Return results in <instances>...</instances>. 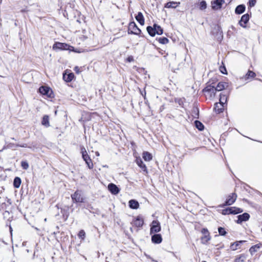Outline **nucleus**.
I'll return each instance as SVG.
<instances>
[{
	"mask_svg": "<svg viewBox=\"0 0 262 262\" xmlns=\"http://www.w3.org/2000/svg\"><path fill=\"white\" fill-rule=\"evenodd\" d=\"M147 31L151 36H154L156 34L161 35L163 34V29L159 25L155 24L153 27L148 26L146 28Z\"/></svg>",
	"mask_w": 262,
	"mask_h": 262,
	"instance_id": "f257e3e1",
	"label": "nucleus"
},
{
	"mask_svg": "<svg viewBox=\"0 0 262 262\" xmlns=\"http://www.w3.org/2000/svg\"><path fill=\"white\" fill-rule=\"evenodd\" d=\"M203 91L206 93V96H208L211 99L214 97L216 92L215 89V86L211 84L206 86V87L203 89Z\"/></svg>",
	"mask_w": 262,
	"mask_h": 262,
	"instance_id": "f03ea898",
	"label": "nucleus"
},
{
	"mask_svg": "<svg viewBox=\"0 0 262 262\" xmlns=\"http://www.w3.org/2000/svg\"><path fill=\"white\" fill-rule=\"evenodd\" d=\"M141 32V30L137 27L134 21L130 22L128 26V34L139 35Z\"/></svg>",
	"mask_w": 262,
	"mask_h": 262,
	"instance_id": "7ed1b4c3",
	"label": "nucleus"
},
{
	"mask_svg": "<svg viewBox=\"0 0 262 262\" xmlns=\"http://www.w3.org/2000/svg\"><path fill=\"white\" fill-rule=\"evenodd\" d=\"M72 200L76 203L83 202L84 198L81 195V191L77 190L75 193L71 195Z\"/></svg>",
	"mask_w": 262,
	"mask_h": 262,
	"instance_id": "20e7f679",
	"label": "nucleus"
},
{
	"mask_svg": "<svg viewBox=\"0 0 262 262\" xmlns=\"http://www.w3.org/2000/svg\"><path fill=\"white\" fill-rule=\"evenodd\" d=\"M161 230L160 224L158 221L154 220L152 222L150 227V233H158Z\"/></svg>",
	"mask_w": 262,
	"mask_h": 262,
	"instance_id": "39448f33",
	"label": "nucleus"
},
{
	"mask_svg": "<svg viewBox=\"0 0 262 262\" xmlns=\"http://www.w3.org/2000/svg\"><path fill=\"white\" fill-rule=\"evenodd\" d=\"M224 0H214L211 2L212 9L214 10H217L222 8Z\"/></svg>",
	"mask_w": 262,
	"mask_h": 262,
	"instance_id": "423d86ee",
	"label": "nucleus"
},
{
	"mask_svg": "<svg viewBox=\"0 0 262 262\" xmlns=\"http://www.w3.org/2000/svg\"><path fill=\"white\" fill-rule=\"evenodd\" d=\"M237 198V195L235 193L230 194L227 199L224 205H231L233 204Z\"/></svg>",
	"mask_w": 262,
	"mask_h": 262,
	"instance_id": "0eeeda50",
	"label": "nucleus"
},
{
	"mask_svg": "<svg viewBox=\"0 0 262 262\" xmlns=\"http://www.w3.org/2000/svg\"><path fill=\"white\" fill-rule=\"evenodd\" d=\"M144 223L143 219L140 216H138L132 223L133 226L136 227H141Z\"/></svg>",
	"mask_w": 262,
	"mask_h": 262,
	"instance_id": "6e6552de",
	"label": "nucleus"
},
{
	"mask_svg": "<svg viewBox=\"0 0 262 262\" xmlns=\"http://www.w3.org/2000/svg\"><path fill=\"white\" fill-rule=\"evenodd\" d=\"M238 220L236 222L238 224H241L243 222L248 221L250 218V215L248 213H244L242 214L237 216Z\"/></svg>",
	"mask_w": 262,
	"mask_h": 262,
	"instance_id": "1a4fd4ad",
	"label": "nucleus"
},
{
	"mask_svg": "<svg viewBox=\"0 0 262 262\" xmlns=\"http://www.w3.org/2000/svg\"><path fill=\"white\" fill-rule=\"evenodd\" d=\"M249 20V14H245L242 16L241 20L239 21V24L241 26L245 28V27H246L245 25L248 23Z\"/></svg>",
	"mask_w": 262,
	"mask_h": 262,
	"instance_id": "9d476101",
	"label": "nucleus"
},
{
	"mask_svg": "<svg viewBox=\"0 0 262 262\" xmlns=\"http://www.w3.org/2000/svg\"><path fill=\"white\" fill-rule=\"evenodd\" d=\"M109 191L114 194H117L119 192L118 187L114 184L111 183L108 185Z\"/></svg>",
	"mask_w": 262,
	"mask_h": 262,
	"instance_id": "9b49d317",
	"label": "nucleus"
},
{
	"mask_svg": "<svg viewBox=\"0 0 262 262\" xmlns=\"http://www.w3.org/2000/svg\"><path fill=\"white\" fill-rule=\"evenodd\" d=\"M162 241V236L160 234H155L151 236V241L155 244H160Z\"/></svg>",
	"mask_w": 262,
	"mask_h": 262,
	"instance_id": "f8f14e48",
	"label": "nucleus"
},
{
	"mask_svg": "<svg viewBox=\"0 0 262 262\" xmlns=\"http://www.w3.org/2000/svg\"><path fill=\"white\" fill-rule=\"evenodd\" d=\"M180 5V2H169L166 3L164 7L166 8H176Z\"/></svg>",
	"mask_w": 262,
	"mask_h": 262,
	"instance_id": "ddd939ff",
	"label": "nucleus"
},
{
	"mask_svg": "<svg viewBox=\"0 0 262 262\" xmlns=\"http://www.w3.org/2000/svg\"><path fill=\"white\" fill-rule=\"evenodd\" d=\"M136 163L143 171L145 172L146 173L148 172L145 164L143 163L142 160L140 158L136 159Z\"/></svg>",
	"mask_w": 262,
	"mask_h": 262,
	"instance_id": "4468645a",
	"label": "nucleus"
},
{
	"mask_svg": "<svg viewBox=\"0 0 262 262\" xmlns=\"http://www.w3.org/2000/svg\"><path fill=\"white\" fill-rule=\"evenodd\" d=\"M214 110L217 114L222 113L224 110V104L220 103H215Z\"/></svg>",
	"mask_w": 262,
	"mask_h": 262,
	"instance_id": "2eb2a0df",
	"label": "nucleus"
},
{
	"mask_svg": "<svg viewBox=\"0 0 262 262\" xmlns=\"http://www.w3.org/2000/svg\"><path fill=\"white\" fill-rule=\"evenodd\" d=\"M245 241H239L231 244L230 248L232 250H236L239 248L241 244L245 242Z\"/></svg>",
	"mask_w": 262,
	"mask_h": 262,
	"instance_id": "dca6fc26",
	"label": "nucleus"
},
{
	"mask_svg": "<svg viewBox=\"0 0 262 262\" xmlns=\"http://www.w3.org/2000/svg\"><path fill=\"white\" fill-rule=\"evenodd\" d=\"M136 19L138 21V23L141 25H144V18L143 15V14L141 12H139L138 14L135 17Z\"/></svg>",
	"mask_w": 262,
	"mask_h": 262,
	"instance_id": "f3484780",
	"label": "nucleus"
},
{
	"mask_svg": "<svg viewBox=\"0 0 262 262\" xmlns=\"http://www.w3.org/2000/svg\"><path fill=\"white\" fill-rule=\"evenodd\" d=\"M82 158L84 160V161L85 162L89 168L92 169L93 167V164L92 162V160L90 158L89 156L88 155L85 157H82Z\"/></svg>",
	"mask_w": 262,
	"mask_h": 262,
	"instance_id": "a211bd4d",
	"label": "nucleus"
},
{
	"mask_svg": "<svg viewBox=\"0 0 262 262\" xmlns=\"http://www.w3.org/2000/svg\"><path fill=\"white\" fill-rule=\"evenodd\" d=\"M129 206L132 209H137L139 207V204L138 201L131 200L129 201Z\"/></svg>",
	"mask_w": 262,
	"mask_h": 262,
	"instance_id": "6ab92c4d",
	"label": "nucleus"
},
{
	"mask_svg": "<svg viewBox=\"0 0 262 262\" xmlns=\"http://www.w3.org/2000/svg\"><path fill=\"white\" fill-rule=\"evenodd\" d=\"M227 86V83L226 82H219L216 87H215L216 91H221Z\"/></svg>",
	"mask_w": 262,
	"mask_h": 262,
	"instance_id": "aec40b11",
	"label": "nucleus"
},
{
	"mask_svg": "<svg viewBox=\"0 0 262 262\" xmlns=\"http://www.w3.org/2000/svg\"><path fill=\"white\" fill-rule=\"evenodd\" d=\"M245 10V6L244 5H239L235 8V12L236 14H240L243 13Z\"/></svg>",
	"mask_w": 262,
	"mask_h": 262,
	"instance_id": "412c9836",
	"label": "nucleus"
},
{
	"mask_svg": "<svg viewBox=\"0 0 262 262\" xmlns=\"http://www.w3.org/2000/svg\"><path fill=\"white\" fill-rule=\"evenodd\" d=\"M39 92L42 95H48L51 90L48 87L41 86L39 89Z\"/></svg>",
	"mask_w": 262,
	"mask_h": 262,
	"instance_id": "4be33fe9",
	"label": "nucleus"
},
{
	"mask_svg": "<svg viewBox=\"0 0 262 262\" xmlns=\"http://www.w3.org/2000/svg\"><path fill=\"white\" fill-rule=\"evenodd\" d=\"M74 77V75L73 73H70L69 74H63V79L66 82H70L72 80Z\"/></svg>",
	"mask_w": 262,
	"mask_h": 262,
	"instance_id": "5701e85b",
	"label": "nucleus"
},
{
	"mask_svg": "<svg viewBox=\"0 0 262 262\" xmlns=\"http://www.w3.org/2000/svg\"><path fill=\"white\" fill-rule=\"evenodd\" d=\"M142 157L144 160L146 161H149L152 158L151 154L147 151H144L143 152Z\"/></svg>",
	"mask_w": 262,
	"mask_h": 262,
	"instance_id": "b1692460",
	"label": "nucleus"
},
{
	"mask_svg": "<svg viewBox=\"0 0 262 262\" xmlns=\"http://www.w3.org/2000/svg\"><path fill=\"white\" fill-rule=\"evenodd\" d=\"M42 125H44L46 127H49L50 126V123H49V116L48 115H45L41 121Z\"/></svg>",
	"mask_w": 262,
	"mask_h": 262,
	"instance_id": "393cba45",
	"label": "nucleus"
},
{
	"mask_svg": "<svg viewBox=\"0 0 262 262\" xmlns=\"http://www.w3.org/2000/svg\"><path fill=\"white\" fill-rule=\"evenodd\" d=\"M21 183V181L20 178L15 177L13 181V185L15 188H18L19 187Z\"/></svg>",
	"mask_w": 262,
	"mask_h": 262,
	"instance_id": "a878e982",
	"label": "nucleus"
},
{
	"mask_svg": "<svg viewBox=\"0 0 262 262\" xmlns=\"http://www.w3.org/2000/svg\"><path fill=\"white\" fill-rule=\"evenodd\" d=\"M231 214H236L243 212V210L239 208L235 207H230Z\"/></svg>",
	"mask_w": 262,
	"mask_h": 262,
	"instance_id": "bb28decb",
	"label": "nucleus"
},
{
	"mask_svg": "<svg viewBox=\"0 0 262 262\" xmlns=\"http://www.w3.org/2000/svg\"><path fill=\"white\" fill-rule=\"evenodd\" d=\"M227 95L224 93H221L219 103L224 104L227 102Z\"/></svg>",
	"mask_w": 262,
	"mask_h": 262,
	"instance_id": "cd10ccee",
	"label": "nucleus"
},
{
	"mask_svg": "<svg viewBox=\"0 0 262 262\" xmlns=\"http://www.w3.org/2000/svg\"><path fill=\"white\" fill-rule=\"evenodd\" d=\"M260 248V246L258 244L255 245L254 246H252L250 249L249 252H250L251 255H253L255 252L257 251V250Z\"/></svg>",
	"mask_w": 262,
	"mask_h": 262,
	"instance_id": "c85d7f7f",
	"label": "nucleus"
},
{
	"mask_svg": "<svg viewBox=\"0 0 262 262\" xmlns=\"http://www.w3.org/2000/svg\"><path fill=\"white\" fill-rule=\"evenodd\" d=\"M195 125L196 127L200 130H202L204 129V125L199 121L196 120L195 121Z\"/></svg>",
	"mask_w": 262,
	"mask_h": 262,
	"instance_id": "c756f323",
	"label": "nucleus"
},
{
	"mask_svg": "<svg viewBox=\"0 0 262 262\" xmlns=\"http://www.w3.org/2000/svg\"><path fill=\"white\" fill-rule=\"evenodd\" d=\"M255 75H256V74L254 72L249 70L248 73H247V74L245 76V78H246V79H248L249 77L254 78L255 76Z\"/></svg>",
	"mask_w": 262,
	"mask_h": 262,
	"instance_id": "7c9ffc66",
	"label": "nucleus"
},
{
	"mask_svg": "<svg viewBox=\"0 0 262 262\" xmlns=\"http://www.w3.org/2000/svg\"><path fill=\"white\" fill-rule=\"evenodd\" d=\"M158 41L160 43L164 45V44L167 43L168 42L169 40L167 38L163 37H160L158 39Z\"/></svg>",
	"mask_w": 262,
	"mask_h": 262,
	"instance_id": "2f4dec72",
	"label": "nucleus"
},
{
	"mask_svg": "<svg viewBox=\"0 0 262 262\" xmlns=\"http://www.w3.org/2000/svg\"><path fill=\"white\" fill-rule=\"evenodd\" d=\"M218 231L219 234L222 236H224L226 234L227 232L225 231V228L220 227L218 228Z\"/></svg>",
	"mask_w": 262,
	"mask_h": 262,
	"instance_id": "473e14b6",
	"label": "nucleus"
},
{
	"mask_svg": "<svg viewBox=\"0 0 262 262\" xmlns=\"http://www.w3.org/2000/svg\"><path fill=\"white\" fill-rule=\"evenodd\" d=\"M207 8L206 2L204 1H202L200 3V9L201 10H205Z\"/></svg>",
	"mask_w": 262,
	"mask_h": 262,
	"instance_id": "72a5a7b5",
	"label": "nucleus"
},
{
	"mask_svg": "<svg viewBox=\"0 0 262 262\" xmlns=\"http://www.w3.org/2000/svg\"><path fill=\"white\" fill-rule=\"evenodd\" d=\"M80 150H81V153L82 154V157H85L86 156H88V153H87V151L85 148L83 146H81L80 147Z\"/></svg>",
	"mask_w": 262,
	"mask_h": 262,
	"instance_id": "f704fd0d",
	"label": "nucleus"
},
{
	"mask_svg": "<svg viewBox=\"0 0 262 262\" xmlns=\"http://www.w3.org/2000/svg\"><path fill=\"white\" fill-rule=\"evenodd\" d=\"M21 166L24 169L27 170L29 168V164L27 161H22Z\"/></svg>",
	"mask_w": 262,
	"mask_h": 262,
	"instance_id": "c9c22d12",
	"label": "nucleus"
},
{
	"mask_svg": "<svg viewBox=\"0 0 262 262\" xmlns=\"http://www.w3.org/2000/svg\"><path fill=\"white\" fill-rule=\"evenodd\" d=\"M78 237L83 239L85 237V233L83 230H81L79 232Z\"/></svg>",
	"mask_w": 262,
	"mask_h": 262,
	"instance_id": "e433bc0d",
	"label": "nucleus"
},
{
	"mask_svg": "<svg viewBox=\"0 0 262 262\" xmlns=\"http://www.w3.org/2000/svg\"><path fill=\"white\" fill-rule=\"evenodd\" d=\"M222 214H224V215H226V214H231V209H230V207L229 208H226L225 209H224L222 211Z\"/></svg>",
	"mask_w": 262,
	"mask_h": 262,
	"instance_id": "4c0bfd02",
	"label": "nucleus"
},
{
	"mask_svg": "<svg viewBox=\"0 0 262 262\" xmlns=\"http://www.w3.org/2000/svg\"><path fill=\"white\" fill-rule=\"evenodd\" d=\"M245 259V258L244 256H240L235 259L234 262H244Z\"/></svg>",
	"mask_w": 262,
	"mask_h": 262,
	"instance_id": "58836bf2",
	"label": "nucleus"
},
{
	"mask_svg": "<svg viewBox=\"0 0 262 262\" xmlns=\"http://www.w3.org/2000/svg\"><path fill=\"white\" fill-rule=\"evenodd\" d=\"M220 71L223 74H227V72L226 69L224 66H221L220 67Z\"/></svg>",
	"mask_w": 262,
	"mask_h": 262,
	"instance_id": "ea45409f",
	"label": "nucleus"
},
{
	"mask_svg": "<svg viewBox=\"0 0 262 262\" xmlns=\"http://www.w3.org/2000/svg\"><path fill=\"white\" fill-rule=\"evenodd\" d=\"M55 45L56 46L57 48H58V49H63V48L64 47V43L59 42V43H56L55 45H54L53 46V48H54L55 47Z\"/></svg>",
	"mask_w": 262,
	"mask_h": 262,
	"instance_id": "a19ab883",
	"label": "nucleus"
},
{
	"mask_svg": "<svg viewBox=\"0 0 262 262\" xmlns=\"http://www.w3.org/2000/svg\"><path fill=\"white\" fill-rule=\"evenodd\" d=\"M193 116L194 118H198V116H199V110H198V109L197 108L193 109Z\"/></svg>",
	"mask_w": 262,
	"mask_h": 262,
	"instance_id": "79ce46f5",
	"label": "nucleus"
},
{
	"mask_svg": "<svg viewBox=\"0 0 262 262\" xmlns=\"http://www.w3.org/2000/svg\"><path fill=\"white\" fill-rule=\"evenodd\" d=\"M256 3V0H249V6L251 7H254L255 6Z\"/></svg>",
	"mask_w": 262,
	"mask_h": 262,
	"instance_id": "37998d69",
	"label": "nucleus"
},
{
	"mask_svg": "<svg viewBox=\"0 0 262 262\" xmlns=\"http://www.w3.org/2000/svg\"><path fill=\"white\" fill-rule=\"evenodd\" d=\"M7 147L9 148H15V147H17V146H16V144H15L14 143H9L7 145Z\"/></svg>",
	"mask_w": 262,
	"mask_h": 262,
	"instance_id": "c03bdc74",
	"label": "nucleus"
},
{
	"mask_svg": "<svg viewBox=\"0 0 262 262\" xmlns=\"http://www.w3.org/2000/svg\"><path fill=\"white\" fill-rule=\"evenodd\" d=\"M210 239L209 236V234H208V235H205L204 236H203L202 238V240H204L206 242H208V241H209Z\"/></svg>",
	"mask_w": 262,
	"mask_h": 262,
	"instance_id": "a18cd8bd",
	"label": "nucleus"
},
{
	"mask_svg": "<svg viewBox=\"0 0 262 262\" xmlns=\"http://www.w3.org/2000/svg\"><path fill=\"white\" fill-rule=\"evenodd\" d=\"M140 91L141 94L143 96V97H144V99H145V98H146V92H145V90H144L143 91L140 90Z\"/></svg>",
	"mask_w": 262,
	"mask_h": 262,
	"instance_id": "49530a36",
	"label": "nucleus"
},
{
	"mask_svg": "<svg viewBox=\"0 0 262 262\" xmlns=\"http://www.w3.org/2000/svg\"><path fill=\"white\" fill-rule=\"evenodd\" d=\"M16 146L22 147H28L27 144H25V143L23 144H21V145L16 144Z\"/></svg>",
	"mask_w": 262,
	"mask_h": 262,
	"instance_id": "de8ad7c7",
	"label": "nucleus"
},
{
	"mask_svg": "<svg viewBox=\"0 0 262 262\" xmlns=\"http://www.w3.org/2000/svg\"><path fill=\"white\" fill-rule=\"evenodd\" d=\"M74 71H75V72L76 73H78V74L79 73V72H80L79 68L78 67H75Z\"/></svg>",
	"mask_w": 262,
	"mask_h": 262,
	"instance_id": "09e8293b",
	"label": "nucleus"
},
{
	"mask_svg": "<svg viewBox=\"0 0 262 262\" xmlns=\"http://www.w3.org/2000/svg\"><path fill=\"white\" fill-rule=\"evenodd\" d=\"M202 233H204V234H209L208 231L206 229H203L202 230Z\"/></svg>",
	"mask_w": 262,
	"mask_h": 262,
	"instance_id": "8fccbe9b",
	"label": "nucleus"
},
{
	"mask_svg": "<svg viewBox=\"0 0 262 262\" xmlns=\"http://www.w3.org/2000/svg\"><path fill=\"white\" fill-rule=\"evenodd\" d=\"M127 60L129 61V62H131L132 61H133V57H132V56H130V57H128L127 58Z\"/></svg>",
	"mask_w": 262,
	"mask_h": 262,
	"instance_id": "3c124183",
	"label": "nucleus"
},
{
	"mask_svg": "<svg viewBox=\"0 0 262 262\" xmlns=\"http://www.w3.org/2000/svg\"><path fill=\"white\" fill-rule=\"evenodd\" d=\"M96 155H97V156H99V152H96Z\"/></svg>",
	"mask_w": 262,
	"mask_h": 262,
	"instance_id": "603ef678",
	"label": "nucleus"
},
{
	"mask_svg": "<svg viewBox=\"0 0 262 262\" xmlns=\"http://www.w3.org/2000/svg\"><path fill=\"white\" fill-rule=\"evenodd\" d=\"M10 231L11 232V231H12V228H11V227H10Z\"/></svg>",
	"mask_w": 262,
	"mask_h": 262,
	"instance_id": "864d4df0",
	"label": "nucleus"
},
{
	"mask_svg": "<svg viewBox=\"0 0 262 262\" xmlns=\"http://www.w3.org/2000/svg\"><path fill=\"white\" fill-rule=\"evenodd\" d=\"M12 139L15 140V139L14 138H12Z\"/></svg>",
	"mask_w": 262,
	"mask_h": 262,
	"instance_id": "5fc2aeb1",
	"label": "nucleus"
},
{
	"mask_svg": "<svg viewBox=\"0 0 262 262\" xmlns=\"http://www.w3.org/2000/svg\"><path fill=\"white\" fill-rule=\"evenodd\" d=\"M130 229L131 231H132V228H130Z\"/></svg>",
	"mask_w": 262,
	"mask_h": 262,
	"instance_id": "6e6d98bb",
	"label": "nucleus"
},
{
	"mask_svg": "<svg viewBox=\"0 0 262 262\" xmlns=\"http://www.w3.org/2000/svg\"><path fill=\"white\" fill-rule=\"evenodd\" d=\"M202 262H207V261H203Z\"/></svg>",
	"mask_w": 262,
	"mask_h": 262,
	"instance_id": "4d7b16f0",
	"label": "nucleus"
}]
</instances>
